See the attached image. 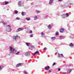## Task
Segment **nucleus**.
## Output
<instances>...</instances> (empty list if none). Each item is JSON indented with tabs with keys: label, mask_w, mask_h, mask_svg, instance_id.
Returning <instances> with one entry per match:
<instances>
[{
	"label": "nucleus",
	"mask_w": 74,
	"mask_h": 74,
	"mask_svg": "<svg viewBox=\"0 0 74 74\" xmlns=\"http://www.w3.org/2000/svg\"><path fill=\"white\" fill-rule=\"evenodd\" d=\"M6 27L7 28L6 30L7 32H11V30H12V29H11V26H10V25H7L6 26Z\"/></svg>",
	"instance_id": "obj_1"
},
{
	"label": "nucleus",
	"mask_w": 74,
	"mask_h": 74,
	"mask_svg": "<svg viewBox=\"0 0 74 74\" xmlns=\"http://www.w3.org/2000/svg\"><path fill=\"white\" fill-rule=\"evenodd\" d=\"M18 5L19 7H21V6H23V4L21 1H19L18 2Z\"/></svg>",
	"instance_id": "obj_2"
},
{
	"label": "nucleus",
	"mask_w": 74,
	"mask_h": 74,
	"mask_svg": "<svg viewBox=\"0 0 74 74\" xmlns=\"http://www.w3.org/2000/svg\"><path fill=\"white\" fill-rule=\"evenodd\" d=\"M18 35H16V36H13V38L14 40H16V38H18Z\"/></svg>",
	"instance_id": "obj_3"
},
{
	"label": "nucleus",
	"mask_w": 74,
	"mask_h": 74,
	"mask_svg": "<svg viewBox=\"0 0 74 74\" xmlns=\"http://www.w3.org/2000/svg\"><path fill=\"white\" fill-rule=\"evenodd\" d=\"M23 30V28H18L17 29V31H16V32H18L19 31H21V30Z\"/></svg>",
	"instance_id": "obj_4"
},
{
	"label": "nucleus",
	"mask_w": 74,
	"mask_h": 74,
	"mask_svg": "<svg viewBox=\"0 0 74 74\" xmlns=\"http://www.w3.org/2000/svg\"><path fill=\"white\" fill-rule=\"evenodd\" d=\"M64 31V29L63 28H61L60 30V33H63Z\"/></svg>",
	"instance_id": "obj_5"
},
{
	"label": "nucleus",
	"mask_w": 74,
	"mask_h": 74,
	"mask_svg": "<svg viewBox=\"0 0 74 74\" xmlns=\"http://www.w3.org/2000/svg\"><path fill=\"white\" fill-rule=\"evenodd\" d=\"M22 64V63H19L18 64L16 65V67H19V66H21Z\"/></svg>",
	"instance_id": "obj_6"
},
{
	"label": "nucleus",
	"mask_w": 74,
	"mask_h": 74,
	"mask_svg": "<svg viewBox=\"0 0 74 74\" xmlns=\"http://www.w3.org/2000/svg\"><path fill=\"white\" fill-rule=\"evenodd\" d=\"M16 52V50H15V49H13L12 51H11V53H15Z\"/></svg>",
	"instance_id": "obj_7"
},
{
	"label": "nucleus",
	"mask_w": 74,
	"mask_h": 74,
	"mask_svg": "<svg viewBox=\"0 0 74 74\" xmlns=\"http://www.w3.org/2000/svg\"><path fill=\"white\" fill-rule=\"evenodd\" d=\"M45 69L46 70H49V66H46L45 67Z\"/></svg>",
	"instance_id": "obj_8"
},
{
	"label": "nucleus",
	"mask_w": 74,
	"mask_h": 74,
	"mask_svg": "<svg viewBox=\"0 0 74 74\" xmlns=\"http://www.w3.org/2000/svg\"><path fill=\"white\" fill-rule=\"evenodd\" d=\"M25 56H30V54L29 53H25Z\"/></svg>",
	"instance_id": "obj_9"
},
{
	"label": "nucleus",
	"mask_w": 74,
	"mask_h": 74,
	"mask_svg": "<svg viewBox=\"0 0 74 74\" xmlns=\"http://www.w3.org/2000/svg\"><path fill=\"white\" fill-rule=\"evenodd\" d=\"M60 39V40H62V39H63V38H64V37L62 36H60L59 37Z\"/></svg>",
	"instance_id": "obj_10"
},
{
	"label": "nucleus",
	"mask_w": 74,
	"mask_h": 74,
	"mask_svg": "<svg viewBox=\"0 0 74 74\" xmlns=\"http://www.w3.org/2000/svg\"><path fill=\"white\" fill-rule=\"evenodd\" d=\"M38 53V51H36L35 53L34 54V56L35 55Z\"/></svg>",
	"instance_id": "obj_11"
},
{
	"label": "nucleus",
	"mask_w": 74,
	"mask_h": 74,
	"mask_svg": "<svg viewBox=\"0 0 74 74\" xmlns=\"http://www.w3.org/2000/svg\"><path fill=\"white\" fill-rule=\"evenodd\" d=\"M53 0H50V1L49 2V4H52V2H53Z\"/></svg>",
	"instance_id": "obj_12"
},
{
	"label": "nucleus",
	"mask_w": 74,
	"mask_h": 74,
	"mask_svg": "<svg viewBox=\"0 0 74 74\" xmlns=\"http://www.w3.org/2000/svg\"><path fill=\"white\" fill-rule=\"evenodd\" d=\"M72 71V70H71V69H69L68 71V73H71Z\"/></svg>",
	"instance_id": "obj_13"
},
{
	"label": "nucleus",
	"mask_w": 74,
	"mask_h": 74,
	"mask_svg": "<svg viewBox=\"0 0 74 74\" xmlns=\"http://www.w3.org/2000/svg\"><path fill=\"white\" fill-rule=\"evenodd\" d=\"M73 44L72 43H70L69 45V46H70V47L73 46Z\"/></svg>",
	"instance_id": "obj_14"
},
{
	"label": "nucleus",
	"mask_w": 74,
	"mask_h": 74,
	"mask_svg": "<svg viewBox=\"0 0 74 74\" xmlns=\"http://www.w3.org/2000/svg\"><path fill=\"white\" fill-rule=\"evenodd\" d=\"M31 48H30V47H29V49H32V48H34V46H31Z\"/></svg>",
	"instance_id": "obj_15"
},
{
	"label": "nucleus",
	"mask_w": 74,
	"mask_h": 74,
	"mask_svg": "<svg viewBox=\"0 0 74 74\" xmlns=\"http://www.w3.org/2000/svg\"><path fill=\"white\" fill-rule=\"evenodd\" d=\"M51 39H52V40H55V37H53L51 38Z\"/></svg>",
	"instance_id": "obj_16"
},
{
	"label": "nucleus",
	"mask_w": 74,
	"mask_h": 74,
	"mask_svg": "<svg viewBox=\"0 0 74 74\" xmlns=\"http://www.w3.org/2000/svg\"><path fill=\"white\" fill-rule=\"evenodd\" d=\"M12 47H10V51H12Z\"/></svg>",
	"instance_id": "obj_17"
},
{
	"label": "nucleus",
	"mask_w": 74,
	"mask_h": 74,
	"mask_svg": "<svg viewBox=\"0 0 74 74\" xmlns=\"http://www.w3.org/2000/svg\"><path fill=\"white\" fill-rule=\"evenodd\" d=\"M41 35H42V36L43 37V36L44 35V34L43 33V32H41Z\"/></svg>",
	"instance_id": "obj_18"
},
{
	"label": "nucleus",
	"mask_w": 74,
	"mask_h": 74,
	"mask_svg": "<svg viewBox=\"0 0 74 74\" xmlns=\"http://www.w3.org/2000/svg\"><path fill=\"white\" fill-rule=\"evenodd\" d=\"M14 12L15 13V14H18V11H15Z\"/></svg>",
	"instance_id": "obj_19"
},
{
	"label": "nucleus",
	"mask_w": 74,
	"mask_h": 74,
	"mask_svg": "<svg viewBox=\"0 0 74 74\" xmlns=\"http://www.w3.org/2000/svg\"><path fill=\"white\" fill-rule=\"evenodd\" d=\"M26 45L28 47H29V43H28L27 42H26Z\"/></svg>",
	"instance_id": "obj_20"
},
{
	"label": "nucleus",
	"mask_w": 74,
	"mask_h": 74,
	"mask_svg": "<svg viewBox=\"0 0 74 74\" xmlns=\"http://www.w3.org/2000/svg\"><path fill=\"white\" fill-rule=\"evenodd\" d=\"M9 4V3L8 2H5V5H7V4Z\"/></svg>",
	"instance_id": "obj_21"
},
{
	"label": "nucleus",
	"mask_w": 74,
	"mask_h": 74,
	"mask_svg": "<svg viewBox=\"0 0 74 74\" xmlns=\"http://www.w3.org/2000/svg\"><path fill=\"white\" fill-rule=\"evenodd\" d=\"M58 56H63V54H60L59 53H58Z\"/></svg>",
	"instance_id": "obj_22"
},
{
	"label": "nucleus",
	"mask_w": 74,
	"mask_h": 74,
	"mask_svg": "<svg viewBox=\"0 0 74 74\" xmlns=\"http://www.w3.org/2000/svg\"><path fill=\"white\" fill-rule=\"evenodd\" d=\"M37 16H36L35 17H34V20H36V19H37Z\"/></svg>",
	"instance_id": "obj_23"
},
{
	"label": "nucleus",
	"mask_w": 74,
	"mask_h": 74,
	"mask_svg": "<svg viewBox=\"0 0 74 74\" xmlns=\"http://www.w3.org/2000/svg\"><path fill=\"white\" fill-rule=\"evenodd\" d=\"M48 27L49 28V29H51V25H49L48 26Z\"/></svg>",
	"instance_id": "obj_24"
},
{
	"label": "nucleus",
	"mask_w": 74,
	"mask_h": 74,
	"mask_svg": "<svg viewBox=\"0 0 74 74\" xmlns=\"http://www.w3.org/2000/svg\"><path fill=\"white\" fill-rule=\"evenodd\" d=\"M3 23L4 25V26H5V25H7V23H5L4 22H3Z\"/></svg>",
	"instance_id": "obj_25"
},
{
	"label": "nucleus",
	"mask_w": 74,
	"mask_h": 74,
	"mask_svg": "<svg viewBox=\"0 0 74 74\" xmlns=\"http://www.w3.org/2000/svg\"><path fill=\"white\" fill-rule=\"evenodd\" d=\"M36 12L37 14H38V13L40 12L39 11H36Z\"/></svg>",
	"instance_id": "obj_26"
},
{
	"label": "nucleus",
	"mask_w": 74,
	"mask_h": 74,
	"mask_svg": "<svg viewBox=\"0 0 74 74\" xmlns=\"http://www.w3.org/2000/svg\"><path fill=\"white\" fill-rule=\"evenodd\" d=\"M26 19L27 20V21H30V18H26Z\"/></svg>",
	"instance_id": "obj_27"
},
{
	"label": "nucleus",
	"mask_w": 74,
	"mask_h": 74,
	"mask_svg": "<svg viewBox=\"0 0 74 74\" xmlns=\"http://www.w3.org/2000/svg\"><path fill=\"white\" fill-rule=\"evenodd\" d=\"M66 15L67 16V17H68L69 15V13H66Z\"/></svg>",
	"instance_id": "obj_28"
},
{
	"label": "nucleus",
	"mask_w": 74,
	"mask_h": 74,
	"mask_svg": "<svg viewBox=\"0 0 74 74\" xmlns=\"http://www.w3.org/2000/svg\"><path fill=\"white\" fill-rule=\"evenodd\" d=\"M56 34L57 36H58L59 34V32H56Z\"/></svg>",
	"instance_id": "obj_29"
},
{
	"label": "nucleus",
	"mask_w": 74,
	"mask_h": 74,
	"mask_svg": "<svg viewBox=\"0 0 74 74\" xmlns=\"http://www.w3.org/2000/svg\"><path fill=\"white\" fill-rule=\"evenodd\" d=\"M20 53V52H17V53H16V55H19Z\"/></svg>",
	"instance_id": "obj_30"
},
{
	"label": "nucleus",
	"mask_w": 74,
	"mask_h": 74,
	"mask_svg": "<svg viewBox=\"0 0 74 74\" xmlns=\"http://www.w3.org/2000/svg\"><path fill=\"white\" fill-rule=\"evenodd\" d=\"M16 20H19V19H20V18H18V17H17L16 18Z\"/></svg>",
	"instance_id": "obj_31"
},
{
	"label": "nucleus",
	"mask_w": 74,
	"mask_h": 74,
	"mask_svg": "<svg viewBox=\"0 0 74 74\" xmlns=\"http://www.w3.org/2000/svg\"><path fill=\"white\" fill-rule=\"evenodd\" d=\"M21 14L22 16H24V14L23 13V12H22Z\"/></svg>",
	"instance_id": "obj_32"
},
{
	"label": "nucleus",
	"mask_w": 74,
	"mask_h": 74,
	"mask_svg": "<svg viewBox=\"0 0 74 74\" xmlns=\"http://www.w3.org/2000/svg\"><path fill=\"white\" fill-rule=\"evenodd\" d=\"M62 17L63 18H64V15H63L62 16Z\"/></svg>",
	"instance_id": "obj_33"
},
{
	"label": "nucleus",
	"mask_w": 74,
	"mask_h": 74,
	"mask_svg": "<svg viewBox=\"0 0 74 74\" xmlns=\"http://www.w3.org/2000/svg\"><path fill=\"white\" fill-rule=\"evenodd\" d=\"M55 64H56V63L55 62H54L53 64V65H52L53 66H55Z\"/></svg>",
	"instance_id": "obj_34"
},
{
	"label": "nucleus",
	"mask_w": 74,
	"mask_h": 74,
	"mask_svg": "<svg viewBox=\"0 0 74 74\" xmlns=\"http://www.w3.org/2000/svg\"><path fill=\"white\" fill-rule=\"evenodd\" d=\"M31 37H33V34H31L30 35Z\"/></svg>",
	"instance_id": "obj_35"
},
{
	"label": "nucleus",
	"mask_w": 74,
	"mask_h": 74,
	"mask_svg": "<svg viewBox=\"0 0 74 74\" xmlns=\"http://www.w3.org/2000/svg\"><path fill=\"white\" fill-rule=\"evenodd\" d=\"M2 67H1V66H0V70H1L2 69Z\"/></svg>",
	"instance_id": "obj_36"
},
{
	"label": "nucleus",
	"mask_w": 74,
	"mask_h": 74,
	"mask_svg": "<svg viewBox=\"0 0 74 74\" xmlns=\"http://www.w3.org/2000/svg\"><path fill=\"white\" fill-rule=\"evenodd\" d=\"M24 73L25 74H28V73H27V72H24Z\"/></svg>",
	"instance_id": "obj_37"
},
{
	"label": "nucleus",
	"mask_w": 74,
	"mask_h": 74,
	"mask_svg": "<svg viewBox=\"0 0 74 74\" xmlns=\"http://www.w3.org/2000/svg\"><path fill=\"white\" fill-rule=\"evenodd\" d=\"M29 33H32V31L30 30L29 32Z\"/></svg>",
	"instance_id": "obj_38"
},
{
	"label": "nucleus",
	"mask_w": 74,
	"mask_h": 74,
	"mask_svg": "<svg viewBox=\"0 0 74 74\" xmlns=\"http://www.w3.org/2000/svg\"><path fill=\"white\" fill-rule=\"evenodd\" d=\"M62 74H66V72H63Z\"/></svg>",
	"instance_id": "obj_39"
},
{
	"label": "nucleus",
	"mask_w": 74,
	"mask_h": 74,
	"mask_svg": "<svg viewBox=\"0 0 74 74\" xmlns=\"http://www.w3.org/2000/svg\"><path fill=\"white\" fill-rule=\"evenodd\" d=\"M58 71H60V68H59Z\"/></svg>",
	"instance_id": "obj_40"
},
{
	"label": "nucleus",
	"mask_w": 74,
	"mask_h": 74,
	"mask_svg": "<svg viewBox=\"0 0 74 74\" xmlns=\"http://www.w3.org/2000/svg\"><path fill=\"white\" fill-rule=\"evenodd\" d=\"M51 72H52V71L51 70H49V73H51Z\"/></svg>",
	"instance_id": "obj_41"
},
{
	"label": "nucleus",
	"mask_w": 74,
	"mask_h": 74,
	"mask_svg": "<svg viewBox=\"0 0 74 74\" xmlns=\"http://www.w3.org/2000/svg\"><path fill=\"white\" fill-rule=\"evenodd\" d=\"M58 1H62V0H58Z\"/></svg>",
	"instance_id": "obj_42"
},
{
	"label": "nucleus",
	"mask_w": 74,
	"mask_h": 74,
	"mask_svg": "<svg viewBox=\"0 0 74 74\" xmlns=\"http://www.w3.org/2000/svg\"><path fill=\"white\" fill-rule=\"evenodd\" d=\"M45 49H46V48H44V50H45Z\"/></svg>",
	"instance_id": "obj_43"
},
{
	"label": "nucleus",
	"mask_w": 74,
	"mask_h": 74,
	"mask_svg": "<svg viewBox=\"0 0 74 74\" xmlns=\"http://www.w3.org/2000/svg\"><path fill=\"white\" fill-rule=\"evenodd\" d=\"M18 38H21V37H20V36H19V37H18Z\"/></svg>",
	"instance_id": "obj_44"
},
{
	"label": "nucleus",
	"mask_w": 74,
	"mask_h": 74,
	"mask_svg": "<svg viewBox=\"0 0 74 74\" xmlns=\"http://www.w3.org/2000/svg\"><path fill=\"white\" fill-rule=\"evenodd\" d=\"M58 57H59V58H60V57H61L60 56H58Z\"/></svg>",
	"instance_id": "obj_45"
},
{
	"label": "nucleus",
	"mask_w": 74,
	"mask_h": 74,
	"mask_svg": "<svg viewBox=\"0 0 74 74\" xmlns=\"http://www.w3.org/2000/svg\"><path fill=\"white\" fill-rule=\"evenodd\" d=\"M63 58V57H64V56H61Z\"/></svg>",
	"instance_id": "obj_46"
},
{
	"label": "nucleus",
	"mask_w": 74,
	"mask_h": 74,
	"mask_svg": "<svg viewBox=\"0 0 74 74\" xmlns=\"http://www.w3.org/2000/svg\"><path fill=\"white\" fill-rule=\"evenodd\" d=\"M48 16H46V17H47Z\"/></svg>",
	"instance_id": "obj_47"
},
{
	"label": "nucleus",
	"mask_w": 74,
	"mask_h": 74,
	"mask_svg": "<svg viewBox=\"0 0 74 74\" xmlns=\"http://www.w3.org/2000/svg\"><path fill=\"white\" fill-rule=\"evenodd\" d=\"M70 4H71V3H70Z\"/></svg>",
	"instance_id": "obj_48"
}]
</instances>
